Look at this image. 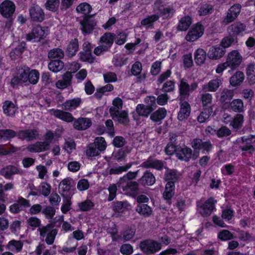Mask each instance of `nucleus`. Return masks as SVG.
I'll use <instances>...</instances> for the list:
<instances>
[{
    "label": "nucleus",
    "instance_id": "1",
    "mask_svg": "<svg viewBox=\"0 0 255 255\" xmlns=\"http://www.w3.org/2000/svg\"><path fill=\"white\" fill-rule=\"evenodd\" d=\"M217 203V200L213 197L208 198L204 202L198 201L197 202V207L199 213L204 218L209 217L214 210H216Z\"/></svg>",
    "mask_w": 255,
    "mask_h": 255
},
{
    "label": "nucleus",
    "instance_id": "2",
    "mask_svg": "<svg viewBox=\"0 0 255 255\" xmlns=\"http://www.w3.org/2000/svg\"><path fill=\"white\" fill-rule=\"evenodd\" d=\"M139 247L145 255H152L161 249L162 245L156 240L145 239L140 242Z\"/></svg>",
    "mask_w": 255,
    "mask_h": 255
},
{
    "label": "nucleus",
    "instance_id": "3",
    "mask_svg": "<svg viewBox=\"0 0 255 255\" xmlns=\"http://www.w3.org/2000/svg\"><path fill=\"white\" fill-rule=\"evenodd\" d=\"M120 189H122L124 193L132 198H135L139 192V183L135 181H120L117 182Z\"/></svg>",
    "mask_w": 255,
    "mask_h": 255
},
{
    "label": "nucleus",
    "instance_id": "4",
    "mask_svg": "<svg viewBox=\"0 0 255 255\" xmlns=\"http://www.w3.org/2000/svg\"><path fill=\"white\" fill-rule=\"evenodd\" d=\"M205 27L201 21L194 24L185 36L188 42H194L201 37L204 34Z\"/></svg>",
    "mask_w": 255,
    "mask_h": 255
},
{
    "label": "nucleus",
    "instance_id": "5",
    "mask_svg": "<svg viewBox=\"0 0 255 255\" xmlns=\"http://www.w3.org/2000/svg\"><path fill=\"white\" fill-rule=\"evenodd\" d=\"M15 8V5L12 1L4 0L0 4V14L3 18L12 20Z\"/></svg>",
    "mask_w": 255,
    "mask_h": 255
},
{
    "label": "nucleus",
    "instance_id": "6",
    "mask_svg": "<svg viewBox=\"0 0 255 255\" xmlns=\"http://www.w3.org/2000/svg\"><path fill=\"white\" fill-rule=\"evenodd\" d=\"M176 157L179 160L186 162H189L191 159L195 161L197 159L196 153H193L192 149L186 145L178 147Z\"/></svg>",
    "mask_w": 255,
    "mask_h": 255
},
{
    "label": "nucleus",
    "instance_id": "7",
    "mask_svg": "<svg viewBox=\"0 0 255 255\" xmlns=\"http://www.w3.org/2000/svg\"><path fill=\"white\" fill-rule=\"evenodd\" d=\"M241 8L242 6L240 4H233L228 10L226 16L223 18L221 23L223 25H227L233 22L240 13Z\"/></svg>",
    "mask_w": 255,
    "mask_h": 255
},
{
    "label": "nucleus",
    "instance_id": "8",
    "mask_svg": "<svg viewBox=\"0 0 255 255\" xmlns=\"http://www.w3.org/2000/svg\"><path fill=\"white\" fill-rule=\"evenodd\" d=\"M242 56L237 50L230 52L227 56L226 62L232 70H235L240 65L242 61Z\"/></svg>",
    "mask_w": 255,
    "mask_h": 255
},
{
    "label": "nucleus",
    "instance_id": "9",
    "mask_svg": "<svg viewBox=\"0 0 255 255\" xmlns=\"http://www.w3.org/2000/svg\"><path fill=\"white\" fill-rule=\"evenodd\" d=\"M109 112L112 119L119 123L126 125L129 122L128 113L125 110L120 111L115 108H110Z\"/></svg>",
    "mask_w": 255,
    "mask_h": 255
},
{
    "label": "nucleus",
    "instance_id": "10",
    "mask_svg": "<svg viewBox=\"0 0 255 255\" xmlns=\"http://www.w3.org/2000/svg\"><path fill=\"white\" fill-rule=\"evenodd\" d=\"M92 17V15H84L83 20L80 21L83 33L90 34L94 29L96 23Z\"/></svg>",
    "mask_w": 255,
    "mask_h": 255
},
{
    "label": "nucleus",
    "instance_id": "11",
    "mask_svg": "<svg viewBox=\"0 0 255 255\" xmlns=\"http://www.w3.org/2000/svg\"><path fill=\"white\" fill-rule=\"evenodd\" d=\"M165 171L164 175V180L167 184H174L178 182L180 175L178 172L177 169H170L167 167H165Z\"/></svg>",
    "mask_w": 255,
    "mask_h": 255
},
{
    "label": "nucleus",
    "instance_id": "12",
    "mask_svg": "<svg viewBox=\"0 0 255 255\" xmlns=\"http://www.w3.org/2000/svg\"><path fill=\"white\" fill-rule=\"evenodd\" d=\"M165 162L161 160L153 159L149 157L146 161L143 162L141 166L145 168H152L158 171L162 170L165 167Z\"/></svg>",
    "mask_w": 255,
    "mask_h": 255
},
{
    "label": "nucleus",
    "instance_id": "13",
    "mask_svg": "<svg viewBox=\"0 0 255 255\" xmlns=\"http://www.w3.org/2000/svg\"><path fill=\"white\" fill-rule=\"evenodd\" d=\"M29 14L31 21L36 22H41L45 19V13L41 7L36 5L29 9Z\"/></svg>",
    "mask_w": 255,
    "mask_h": 255
},
{
    "label": "nucleus",
    "instance_id": "14",
    "mask_svg": "<svg viewBox=\"0 0 255 255\" xmlns=\"http://www.w3.org/2000/svg\"><path fill=\"white\" fill-rule=\"evenodd\" d=\"M17 138L27 141H32L38 136V132L35 129L19 130L17 131Z\"/></svg>",
    "mask_w": 255,
    "mask_h": 255
},
{
    "label": "nucleus",
    "instance_id": "15",
    "mask_svg": "<svg viewBox=\"0 0 255 255\" xmlns=\"http://www.w3.org/2000/svg\"><path fill=\"white\" fill-rule=\"evenodd\" d=\"M137 181L139 185L143 187L151 186L155 184L156 178L152 172L146 170Z\"/></svg>",
    "mask_w": 255,
    "mask_h": 255
},
{
    "label": "nucleus",
    "instance_id": "16",
    "mask_svg": "<svg viewBox=\"0 0 255 255\" xmlns=\"http://www.w3.org/2000/svg\"><path fill=\"white\" fill-rule=\"evenodd\" d=\"M157 14L161 17L163 20H169L172 18L174 15L176 10L172 6H165L163 5H161L158 6L157 8Z\"/></svg>",
    "mask_w": 255,
    "mask_h": 255
},
{
    "label": "nucleus",
    "instance_id": "17",
    "mask_svg": "<svg viewBox=\"0 0 255 255\" xmlns=\"http://www.w3.org/2000/svg\"><path fill=\"white\" fill-rule=\"evenodd\" d=\"M52 112L51 115L55 118L60 119L67 123H71L74 121V118L71 113L64 111L63 110L52 109L50 110Z\"/></svg>",
    "mask_w": 255,
    "mask_h": 255
},
{
    "label": "nucleus",
    "instance_id": "18",
    "mask_svg": "<svg viewBox=\"0 0 255 255\" xmlns=\"http://www.w3.org/2000/svg\"><path fill=\"white\" fill-rule=\"evenodd\" d=\"M226 52L220 45L212 46L209 50L208 56L210 59L217 60L223 57Z\"/></svg>",
    "mask_w": 255,
    "mask_h": 255
},
{
    "label": "nucleus",
    "instance_id": "19",
    "mask_svg": "<svg viewBox=\"0 0 255 255\" xmlns=\"http://www.w3.org/2000/svg\"><path fill=\"white\" fill-rule=\"evenodd\" d=\"M83 50L79 53L80 60L82 62L93 63L95 61V57L92 54V47L90 44L88 43L84 46Z\"/></svg>",
    "mask_w": 255,
    "mask_h": 255
},
{
    "label": "nucleus",
    "instance_id": "20",
    "mask_svg": "<svg viewBox=\"0 0 255 255\" xmlns=\"http://www.w3.org/2000/svg\"><path fill=\"white\" fill-rule=\"evenodd\" d=\"M19 173V168L14 165H7L0 170V174L7 179H12L14 175Z\"/></svg>",
    "mask_w": 255,
    "mask_h": 255
},
{
    "label": "nucleus",
    "instance_id": "21",
    "mask_svg": "<svg viewBox=\"0 0 255 255\" xmlns=\"http://www.w3.org/2000/svg\"><path fill=\"white\" fill-rule=\"evenodd\" d=\"M73 76L70 72L67 71L63 75L61 80L56 82V86L58 89H64L71 86Z\"/></svg>",
    "mask_w": 255,
    "mask_h": 255
},
{
    "label": "nucleus",
    "instance_id": "22",
    "mask_svg": "<svg viewBox=\"0 0 255 255\" xmlns=\"http://www.w3.org/2000/svg\"><path fill=\"white\" fill-rule=\"evenodd\" d=\"M26 43L25 41L20 42L18 45L12 49L9 53V57L12 60H15L20 57L26 49Z\"/></svg>",
    "mask_w": 255,
    "mask_h": 255
},
{
    "label": "nucleus",
    "instance_id": "23",
    "mask_svg": "<svg viewBox=\"0 0 255 255\" xmlns=\"http://www.w3.org/2000/svg\"><path fill=\"white\" fill-rule=\"evenodd\" d=\"M180 109L178 113L177 118L179 121L187 119L191 113V107L189 103L185 100L180 102Z\"/></svg>",
    "mask_w": 255,
    "mask_h": 255
},
{
    "label": "nucleus",
    "instance_id": "24",
    "mask_svg": "<svg viewBox=\"0 0 255 255\" xmlns=\"http://www.w3.org/2000/svg\"><path fill=\"white\" fill-rule=\"evenodd\" d=\"M175 185L166 183L164 190L162 193V198L166 203L171 205V200L175 195Z\"/></svg>",
    "mask_w": 255,
    "mask_h": 255
},
{
    "label": "nucleus",
    "instance_id": "25",
    "mask_svg": "<svg viewBox=\"0 0 255 255\" xmlns=\"http://www.w3.org/2000/svg\"><path fill=\"white\" fill-rule=\"evenodd\" d=\"M179 88V100L182 102L187 99L189 96L190 91V85L185 81L181 80L178 86Z\"/></svg>",
    "mask_w": 255,
    "mask_h": 255
},
{
    "label": "nucleus",
    "instance_id": "26",
    "mask_svg": "<svg viewBox=\"0 0 255 255\" xmlns=\"http://www.w3.org/2000/svg\"><path fill=\"white\" fill-rule=\"evenodd\" d=\"M116 35L114 33L106 32L100 37V42L109 51L112 47Z\"/></svg>",
    "mask_w": 255,
    "mask_h": 255
},
{
    "label": "nucleus",
    "instance_id": "27",
    "mask_svg": "<svg viewBox=\"0 0 255 255\" xmlns=\"http://www.w3.org/2000/svg\"><path fill=\"white\" fill-rule=\"evenodd\" d=\"M92 125V121L90 119L86 118H79L74 121L73 127L74 128L78 130H84Z\"/></svg>",
    "mask_w": 255,
    "mask_h": 255
},
{
    "label": "nucleus",
    "instance_id": "28",
    "mask_svg": "<svg viewBox=\"0 0 255 255\" xmlns=\"http://www.w3.org/2000/svg\"><path fill=\"white\" fill-rule=\"evenodd\" d=\"M246 29V25L241 22H236L228 27L229 32L233 36L243 35Z\"/></svg>",
    "mask_w": 255,
    "mask_h": 255
},
{
    "label": "nucleus",
    "instance_id": "29",
    "mask_svg": "<svg viewBox=\"0 0 255 255\" xmlns=\"http://www.w3.org/2000/svg\"><path fill=\"white\" fill-rule=\"evenodd\" d=\"M79 41L77 38L72 39L67 46L66 53L68 57H72L75 56L79 50Z\"/></svg>",
    "mask_w": 255,
    "mask_h": 255
},
{
    "label": "nucleus",
    "instance_id": "30",
    "mask_svg": "<svg viewBox=\"0 0 255 255\" xmlns=\"http://www.w3.org/2000/svg\"><path fill=\"white\" fill-rule=\"evenodd\" d=\"M46 142L42 141H36L33 144L28 145L26 148L29 152L39 153L48 150Z\"/></svg>",
    "mask_w": 255,
    "mask_h": 255
},
{
    "label": "nucleus",
    "instance_id": "31",
    "mask_svg": "<svg viewBox=\"0 0 255 255\" xmlns=\"http://www.w3.org/2000/svg\"><path fill=\"white\" fill-rule=\"evenodd\" d=\"M234 92L232 90L224 89L221 93L220 102L226 108L231 102V101L234 96Z\"/></svg>",
    "mask_w": 255,
    "mask_h": 255
},
{
    "label": "nucleus",
    "instance_id": "32",
    "mask_svg": "<svg viewBox=\"0 0 255 255\" xmlns=\"http://www.w3.org/2000/svg\"><path fill=\"white\" fill-rule=\"evenodd\" d=\"M17 109L16 105L11 101L6 100L3 103V112L6 116H14Z\"/></svg>",
    "mask_w": 255,
    "mask_h": 255
},
{
    "label": "nucleus",
    "instance_id": "33",
    "mask_svg": "<svg viewBox=\"0 0 255 255\" xmlns=\"http://www.w3.org/2000/svg\"><path fill=\"white\" fill-rule=\"evenodd\" d=\"M81 103L82 100L80 98L67 100L62 104V108L64 110L72 111L79 107Z\"/></svg>",
    "mask_w": 255,
    "mask_h": 255
},
{
    "label": "nucleus",
    "instance_id": "34",
    "mask_svg": "<svg viewBox=\"0 0 255 255\" xmlns=\"http://www.w3.org/2000/svg\"><path fill=\"white\" fill-rule=\"evenodd\" d=\"M192 23V18L189 15H184L179 20L177 29L179 31H186Z\"/></svg>",
    "mask_w": 255,
    "mask_h": 255
},
{
    "label": "nucleus",
    "instance_id": "35",
    "mask_svg": "<svg viewBox=\"0 0 255 255\" xmlns=\"http://www.w3.org/2000/svg\"><path fill=\"white\" fill-rule=\"evenodd\" d=\"M72 179L70 177H67L63 179L59 184V193H64L65 194H70V190L73 187L72 185Z\"/></svg>",
    "mask_w": 255,
    "mask_h": 255
},
{
    "label": "nucleus",
    "instance_id": "36",
    "mask_svg": "<svg viewBox=\"0 0 255 255\" xmlns=\"http://www.w3.org/2000/svg\"><path fill=\"white\" fill-rule=\"evenodd\" d=\"M159 18V16L156 14L147 15L141 20L140 24L142 26H144L146 29L152 28L153 27L154 23L157 21Z\"/></svg>",
    "mask_w": 255,
    "mask_h": 255
},
{
    "label": "nucleus",
    "instance_id": "37",
    "mask_svg": "<svg viewBox=\"0 0 255 255\" xmlns=\"http://www.w3.org/2000/svg\"><path fill=\"white\" fill-rule=\"evenodd\" d=\"M226 108L236 113H241L244 112V106L243 101L240 99L233 100Z\"/></svg>",
    "mask_w": 255,
    "mask_h": 255
},
{
    "label": "nucleus",
    "instance_id": "38",
    "mask_svg": "<svg viewBox=\"0 0 255 255\" xmlns=\"http://www.w3.org/2000/svg\"><path fill=\"white\" fill-rule=\"evenodd\" d=\"M17 132L11 129H0V138L2 141H10L15 137H17Z\"/></svg>",
    "mask_w": 255,
    "mask_h": 255
},
{
    "label": "nucleus",
    "instance_id": "39",
    "mask_svg": "<svg viewBox=\"0 0 255 255\" xmlns=\"http://www.w3.org/2000/svg\"><path fill=\"white\" fill-rule=\"evenodd\" d=\"M29 69L30 67L26 65H22L17 68L16 73L24 84L27 83V80L29 79Z\"/></svg>",
    "mask_w": 255,
    "mask_h": 255
},
{
    "label": "nucleus",
    "instance_id": "40",
    "mask_svg": "<svg viewBox=\"0 0 255 255\" xmlns=\"http://www.w3.org/2000/svg\"><path fill=\"white\" fill-rule=\"evenodd\" d=\"M166 115V110L164 108H159L151 114L150 119L153 122H159L165 118Z\"/></svg>",
    "mask_w": 255,
    "mask_h": 255
},
{
    "label": "nucleus",
    "instance_id": "41",
    "mask_svg": "<svg viewBox=\"0 0 255 255\" xmlns=\"http://www.w3.org/2000/svg\"><path fill=\"white\" fill-rule=\"evenodd\" d=\"M245 79L244 73L240 71H237L230 79V84L233 87L241 85Z\"/></svg>",
    "mask_w": 255,
    "mask_h": 255
},
{
    "label": "nucleus",
    "instance_id": "42",
    "mask_svg": "<svg viewBox=\"0 0 255 255\" xmlns=\"http://www.w3.org/2000/svg\"><path fill=\"white\" fill-rule=\"evenodd\" d=\"M64 66V62L60 59H51L48 65L49 70L54 73L60 71Z\"/></svg>",
    "mask_w": 255,
    "mask_h": 255
},
{
    "label": "nucleus",
    "instance_id": "43",
    "mask_svg": "<svg viewBox=\"0 0 255 255\" xmlns=\"http://www.w3.org/2000/svg\"><path fill=\"white\" fill-rule=\"evenodd\" d=\"M135 210L139 215L145 217L150 216L152 213L151 208L146 204H137Z\"/></svg>",
    "mask_w": 255,
    "mask_h": 255
},
{
    "label": "nucleus",
    "instance_id": "44",
    "mask_svg": "<svg viewBox=\"0 0 255 255\" xmlns=\"http://www.w3.org/2000/svg\"><path fill=\"white\" fill-rule=\"evenodd\" d=\"M61 195L63 197V203L61 207V210L63 214H66L71 209V195L61 193Z\"/></svg>",
    "mask_w": 255,
    "mask_h": 255
},
{
    "label": "nucleus",
    "instance_id": "45",
    "mask_svg": "<svg viewBox=\"0 0 255 255\" xmlns=\"http://www.w3.org/2000/svg\"><path fill=\"white\" fill-rule=\"evenodd\" d=\"M214 10V9L213 5L206 3L202 4L198 7L197 13L199 16H203L212 14Z\"/></svg>",
    "mask_w": 255,
    "mask_h": 255
},
{
    "label": "nucleus",
    "instance_id": "46",
    "mask_svg": "<svg viewBox=\"0 0 255 255\" xmlns=\"http://www.w3.org/2000/svg\"><path fill=\"white\" fill-rule=\"evenodd\" d=\"M207 53L202 49L198 48L194 52V60L197 65H201L203 64L206 59Z\"/></svg>",
    "mask_w": 255,
    "mask_h": 255
},
{
    "label": "nucleus",
    "instance_id": "47",
    "mask_svg": "<svg viewBox=\"0 0 255 255\" xmlns=\"http://www.w3.org/2000/svg\"><path fill=\"white\" fill-rule=\"evenodd\" d=\"M244 122V117L243 115L237 114L230 123V126L236 130L241 129Z\"/></svg>",
    "mask_w": 255,
    "mask_h": 255
},
{
    "label": "nucleus",
    "instance_id": "48",
    "mask_svg": "<svg viewBox=\"0 0 255 255\" xmlns=\"http://www.w3.org/2000/svg\"><path fill=\"white\" fill-rule=\"evenodd\" d=\"M247 79L250 84H255V63L249 64L246 68Z\"/></svg>",
    "mask_w": 255,
    "mask_h": 255
},
{
    "label": "nucleus",
    "instance_id": "49",
    "mask_svg": "<svg viewBox=\"0 0 255 255\" xmlns=\"http://www.w3.org/2000/svg\"><path fill=\"white\" fill-rule=\"evenodd\" d=\"M136 111L139 116L145 118H147L153 112L151 109L142 104H139L137 105Z\"/></svg>",
    "mask_w": 255,
    "mask_h": 255
},
{
    "label": "nucleus",
    "instance_id": "50",
    "mask_svg": "<svg viewBox=\"0 0 255 255\" xmlns=\"http://www.w3.org/2000/svg\"><path fill=\"white\" fill-rule=\"evenodd\" d=\"M23 246V243L19 240H12L8 242L7 245V248L10 251H15L16 253H19L21 251Z\"/></svg>",
    "mask_w": 255,
    "mask_h": 255
},
{
    "label": "nucleus",
    "instance_id": "51",
    "mask_svg": "<svg viewBox=\"0 0 255 255\" xmlns=\"http://www.w3.org/2000/svg\"><path fill=\"white\" fill-rule=\"evenodd\" d=\"M237 143L239 144V148L243 151H248L250 153H252L255 151V146L251 145V143L248 142H243L240 140V137L236 139Z\"/></svg>",
    "mask_w": 255,
    "mask_h": 255
},
{
    "label": "nucleus",
    "instance_id": "52",
    "mask_svg": "<svg viewBox=\"0 0 255 255\" xmlns=\"http://www.w3.org/2000/svg\"><path fill=\"white\" fill-rule=\"evenodd\" d=\"M222 84V82L221 79L217 78L210 80L204 88L210 92H215Z\"/></svg>",
    "mask_w": 255,
    "mask_h": 255
},
{
    "label": "nucleus",
    "instance_id": "53",
    "mask_svg": "<svg viewBox=\"0 0 255 255\" xmlns=\"http://www.w3.org/2000/svg\"><path fill=\"white\" fill-rule=\"evenodd\" d=\"M129 204L128 202L116 201L113 204V210L116 213H123L128 209Z\"/></svg>",
    "mask_w": 255,
    "mask_h": 255
},
{
    "label": "nucleus",
    "instance_id": "54",
    "mask_svg": "<svg viewBox=\"0 0 255 255\" xmlns=\"http://www.w3.org/2000/svg\"><path fill=\"white\" fill-rule=\"evenodd\" d=\"M78 206L80 211L82 212H87L94 208L95 204L91 200L86 199L84 201L78 203Z\"/></svg>",
    "mask_w": 255,
    "mask_h": 255
},
{
    "label": "nucleus",
    "instance_id": "55",
    "mask_svg": "<svg viewBox=\"0 0 255 255\" xmlns=\"http://www.w3.org/2000/svg\"><path fill=\"white\" fill-rule=\"evenodd\" d=\"M76 11L78 13H81L84 15H90L92 8L91 5L87 2H82L80 3L76 7Z\"/></svg>",
    "mask_w": 255,
    "mask_h": 255
},
{
    "label": "nucleus",
    "instance_id": "56",
    "mask_svg": "<svg viewBox=\"0 0 255 255\" xmlns=\"http://www.w3.org/2000/svg\"><path fill=\"white\" fill-rule=\"evenodd\" d=\"M218 238L222 241H226L237 238L236 236L230 231L227 230H223L219 232L218 234Z\"/></svg>",
    "mask_w": 255,
    "mask_h": 255
},
{
    "label": "nucleus",
    "instance_id": "57",
    "mask_svg": "<svg viewBox=\"0 0 255 255\" xmlns=\"http://www.w3.org/2000/svg\"><path fill=\"white\" fill-rule=\"evenodd\" d=\"M29 73V79L27 80V83L32 85L36 84L38 83L39 79V71L36 69H31L30 68Z\"/></svg>",
    "mask_w": 255,
    "mask_h": 255
},
{
    "label": "nucleus",
    "instance_id": "58",
    "mask_svg": "<svg viewBox=\"0 0 255 255\" xmlns=\"http://www.w3.org/2000/svg\"><path fill=\"white\" fill-rule=\"evenodd\" d=\"M64 54L63 51L59 48H56L51 49L48 54L49 59H55V58L62 59L64 57Z\"/></svg>",
    "mask_w": 255,
    "mask_h": 255
},
{
    "label": "nucleus",
    "instance_id": "59",
    "mask_svg": "<svg viewBox=\"0 0 255 255\" xmlns=\"http://www.w3.org/2000/svg\"><path fill=\"white\" fill-rule=\"evenodd\" d=\"M175 81L174 80H168L163 83L161 90L164 92V93L167 94L173 92L175 90Z\"/></svg>",
    "mask_w": 255,
    "mask_h": 255
},
{
    "label": "nucleus",
    "instance_id": "60",
    "mask_svg": "<svg viewBox=\"0 0 255 255\" xmlns=\"http://www.w3.org/2000/svg\"><path fill=\"white\" fill-rule=\"evenodd\" d=\"M203 140L199 138H195L191 141V147L193 148V153H196L197 158H198L200 155V151L202 144Z\"/></svg>",
    "mask_w": 255,
    "mask_h": 255
},
{
    "label": "nucleus",
    "instance_id": "61",
    "mask_svg": "<svg viewBox=\"0 0 255 255\" xmlns=\"http://www.w3.org/2000/svg\"><path fill=\"white\" fill-rule=\"evenodd\" d=\"M55 213V208L51 206H45L42 210V214L45 216V218L50 220L53 218Z\"/></svg>",
    "mask_w": 255,
    "mask_h": 255
},
{
    "label": "nucleus",
    "instance_id": "62",
    "mask_svg": "<svg viewBox=\"0 0 255 255\" xmlns=\"http://www.w3.org/2000/svg\"><path fill=\"white\" fill-rule=\"evenodd\" d=\"M59 4V0H47L45 3V7L47 10L55 12L58 10Z\"/></svg>",
    "mask_w": 255,
    "mask_h": 255
},
{
    "label": "nucleus",
    "instance_id": "63",
    "mask_svg": "<svg viewBox=\"0 0 255 255\" xmlns=\"http://www.w3.org/2000/svg\"><path fill=\"white\" fill-rule=\"evenodd\" d=\"M236 232L237 233V236H236V239H238L241 241L246 242L249 241L251 238V235L248 231L238 229Z\"/></svg>",
    "mask_w": 255,
    "mask_h": 255
},
{
    "label": "nucleus",
    "instance_id": "64",
    "mask_svg": "<svg viewBox=\"0 0 255 255\" xmlns=\"http://www.w3.org/2000/svg\"><path fill=\"white\" fill-rule=\"evenodd\" d=\"M112 62L116 67H121L127 63V58H125L123 56H115L114 57Z\"/></svg>",
    "mask_w": 255,
    "mask_h": 255
}]
</instances>
